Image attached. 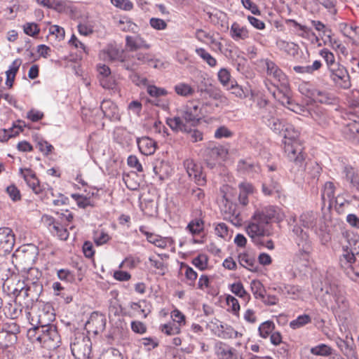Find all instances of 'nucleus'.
<instances>
[{
	"label": "nucleus",
	"instance_id": "1",
	"mask_svg": "<svg viewBox=\"0 0 359 359\" xmlns=\"http://www.w3.org/2000/svg\"><path fill=\"white\" fill-rule=\"evenodd\" d=\"M285 217L281 209L277 206H266L257 210L245 227V231L253 243H262L263 236H268L267 225L272 221L280 222Z\"/></svg>",
	"mask_w": 359,
	"mask_h": 359
},
{
	"label": "nucleus",
	"instance_id": "2",
	"mask_svg": "<svg viewBox=\"0 0 359 359\" xmlns=\"http://www.w3.org/2000/svg\"><path fill=\"white\" fill-rule=\"evenodd\" d=\"M28 337L34 344H39L48 350L60 346V337L55 326L34 327L29 330Z\"/></svg>",
	"mask_w": 359,
	"mask_h": 359
},
{
	"label": "nucleus",
	"instance_id": "3",
	"mask_svg": "<svg viewBox=\"0 0 359 359\" xmlns=\"http://www.w3.org/2000/svg\"><path fill=\"white\" fill-rule=\"evenodd\" d=\"M299 222L303 227L313 231L319 238L321 244L326 245L330 241L331 236L317 212L309 211L302 213L299 217Z\"/></svg>",
	"mask_w": 359,
	"mask_h": 359
},
{
	"label": "nucleus",
	"instance_id": "4",
	"mask_svg": "<svg viewBox=\"0 0 359 359\" xmlns=\"http://www.w3.org/2000/svg\"><path fill=\"white\" fill-rule=\"evenodd\" d=\"M166 123L172 131L187 134V139L193 143L203 139V133L195 128L198 123H182L179 118H168Z\"/></svg>",
	"mask_w": 359,
	"mask_h": 359
},
{
	"label": "nucleus",
	"instance_id": "5",
	"mask_svg": "<svg viewBox=\"0 0 359 359\" xmlns=\"http://www.w3.org/2000/svg\"><path fill=\"white\" fill-rule=\"evenodd\" d=\"M284 152L288 160L296 166L305 170L306 154L301 141L283 142Z\"/></svg>",
	"mask_w": 359,
	"mask_h": 359
},
{
	"label": "nucleus",
	"instance_id": "6",
	"mask_svg": "<svg viewBox=\"0 0 359 359\" xmlns=\"http://www.w3.org/2000/svg\"><path fill=\"white\" fill-rule=\"evenodd\" d=\"M141 65H147L154 68H158L162 63L160 60H156L150 53L138 52L131 57H127V61H124L123 68L130 71H135Z\"/></svg>",
	"mask_w": 359,
	"mask_h": 359
},
{
	"label": "nucleus",
	"instance_id": "7",
	"mask_svg": "<svg viewBox=\"0 0 359 359\" xmlns=\"http://www.w3.org/2000/svg\"><path fill=\"white\" fill-rule=\"evenodd\" d=\"M29 274L34 275V278L27 277L25 281V287L22 289L25 296L29 297L31 302L37 301L43 292V285L39 280L41 273L35 268L29 269Z\"/></svg>",
	"mask_w": 359,
	"mask_h": 359
},
{
	"label": "nucleus",
	"instance_id": "8",
	"mask_svg": "<svg viewBox=\"0 0 359 359\" xmlns=\"http://www.w3.org/2000/svg\"><path fill=\"white\" fill-rule=\"evenodd\" d=\"M332 82L339 88L347 90L351 87V76L346 68L339 64L328 70Z\"/></svg>",
	"mask_w": 359,
	"mask_h": 359
},
{
	"label": "nucleus",
	"instance_id": "9",
	"mask_svg": "<svg viewBox=\"0 0 359 359\" xmlns=\"http://www.w3.org/2000/svg\"><path fill=\"white\" fill-rule=\"evenodd\" d=\"M200 111L199 105L196 101H189L172 118H179L182 123H199Z\"/></svg>",
	"mask_w": 359,
	"mask_h": 359
},
{
	"label": "nucleus",
	"instance_id": "10",
	"mask_svg": "<svg viewBox=\"0 0 359 359\" xmlns=\"http://www.w3.org/2000/svg\"><path fill=\"white\" fill-rule=\"evenodd\" d=\"M200 111L199 105L196 101H189L172 118H179L182 123H199Z\"/></svg>",
	"mask_w": 359,
	"mask_h": 359
},
{
	"label": "nucleus",
	"instance_id": "11",
	"mask_svg": "<svg viewBox=\"0 0 359 359\" xmlns=\"http://www.w3.org/2000/svg\"><path fill=\"white\" fill-rule=\"evenodd\" d=\"M71 351L76 359H88L91 351V343L88 337H75L70 344Z\"/></svg>",
	"mask_w": 359,
	"mask_h": 359
},
{
	"label": "nucleus",
	"instance_id": "12",
	"mask_svg": "<svg viewBox=\"0 0 359 359\" xmlns=\"http://www.w3.org/2000/svg\"><path fill=\"white\" fill-rule=\"evenodd\" d=\"M31 313L27 312V316L29 320H31L30 323L34 326V327H48L50 326H55L51 323L55 320V313L53 309L50 306H46L43 309L39 311L37 319L32 318L30 319Z\"/></svg>",
	"mask_w": 359,
	"mask_h": 359
},
{
	"label": "nucleus",
	"instance_id": "13",
	"mask_svg": "<svg viewBox=\"0 0 359 359\" xmlns=\"http://www.w3.org/2000/svg\"><path fill=\"white\" fill-rule=\"evenodd\" d=\"M31 313L27 312V316L29 320H31L30 323L34 326V327H48L50 326H55L51 323L55 320V313L53 309L50 306H46L43 309L39 311L37 319L32 318L30 319Z\"/></svg>",
	"mask_w": 359,
	"mask_h": 359
},
{
	"label": "nucleus",
	"instance_id": "14",
	"mask_svg": "<svg viewBox=\"0 0 359 359\" xmlns=\"http://www.w3.org/2000/svg\"><path fill=\"white\" fill-rule=\"evenodd\" d=\"M41 222L48 228L49 231L59 239L66 241L69 237V232L66 228L52 216L44 215L41 217Z\"/></svg>",
	"mask_w": 359,
	"mask_h": 359
},
{
	"label": "nucleus",
	"instance_id": "15",
	"mask_svg": "<svg viewBox=\"0 0 359 359\" xmlns=\"http://www.w3.org/2000/svg\"><path fill=\"white\" fill-rule=\"evenodd\" d=\"M204 154L207 161H224L229 152L225 147L214 142H209L205 144Z\"/></svg>",
	"mask_w": 359,
	"mask_h": 359
},
{
	"label": "nucleus",
	"instance_id": "16",
	"mask_svg": "<svg viewBox=\"0 0 359 359\" xmlns=\"http://www.w3.org/2000/svg\"><path fill=\"white\" fill-rule=\"evenodd\" d=\"M15 245V236L11 229L0 228V256L10 253Z\"/></svg>",
	"mask_w": 359,
	"mask_h": 359
},
{
	"label": "nucleus",
	"instance_id": "17",
	"mask_svg": "<svg viewBox=\"0 0 359 359\" xmlns=\"http://www.w3.org/2000/svg\"><path fill=\"white\" fill-rule=\"evenodd\" d=\"M184 165L189 177L193 179L197 185L204 186L205 184L206 180L199 164L195 163L192 159H187L184 161Z\"/></svg>",
	"mask_w": 359,
	"mask_h": 359
},
{
	"label": "nucleus",
	"instance_id": "18",
	"mask_svg": "<svg viewBox=\"0 0 359 359\" xmlns=\"http://www.w3.org/2000/svg\"><path fill=\"white\" fill-rule=\"evenodd\" d=\"M20 175L23 177L27 186L36 194H41L45 191L43 185H41L36 176L35 172L30 168H20Z\"/></svg>",
	"mask_w": 359,
	"mask_h": 359
},
{
	"label": "nucleus",
	"instance_id": "19",
	"mask_svg": "<svg viewBox=\"0 0 359 359\" xmlns=\"http://www.w3.org/2000/svg\"><path fill=\"white\" fill-rule=\"evenodd\" d=\"M266 73L269 76H272L281 86H286L288 84V79L283 72L271 60H266L265 61Z\"/></svg>",
	"mask_w": 359,
	"mask_h": 359
},
{
	"label": "nucleus",
	"instance_id": "20",
	"mask_svg": "<svg viewBox=\"0 0 359 359\" xmlns=\"http://www.w3.org/2000/svg\"><path fill=\"white\" fill-rule=\"evenodd\" d=\"M215 352L220 359H238L239 356L236 348L222 341L215 343Z\"/></svg>",
	"mask_w": 359,
	"mask_h": 359
},
{
	"label": "nucleus",
	"instance_id": "21",
	"mask_svg": "<svg viewBox=\"0 0 359 359\" xmlns=\"http://www.w3.org/2000/svg\"><path fill=\"white\" fill-rule=\"evenodd\" d=\"M86 326L90 329L93 328V332L95 334L101 332L105 329V316L98 312H93L91 313Z\"/></svg>",
	"mask_w": 359,
	"mask_h": 359
},
{
	"label": "nucleus",
	"instance_id": "22",
	"mask_svg": "<svg viewBox=\"0 0 359 359\" xmlns=\"http://www.w3.org/2000/svg\"><path fill=\"white\" fill-rule=\"evenodd\" d=\"M100 109L106 118L111 121L120 120L121 116L118 107L111 100H104L100 104Z\"/></svg>",
	"mask_w": 359,
	"mask_h": 359
},
{
	"label": "nucleus",
	"instance_id": "23",
	"mask_svg": "<svg viewBox=\"0 0 359 359\" xmlns=\"http://www.w3.org/2000/svg\"><path fill=\"white\" fill-rule=\"evenodd\" d=\"M229 36L235 41H245L250 37V33L246 26L238 22H233L229 29Z\"/></svg>",
	"mask_w": 359,
	"mask_h": 359
},
{
	"label": "nucleus",
	"instance_id": "24",
	"mask_svg": "<svg viewBox=\"0 0 359 359\" xmlns=\"http://www.w3.org/2000/svg\"><path fill=\"white\" fill-rule=\"evenodd\" d=\"M137 144L140 151L145 155L149 156L154 154L156 149V142L149 137H137L136 140Z\"/></svg>",
	"mask_w": 359,
	"mask_h": 359
},
{
	"label": "nucleus",
	"instance_id": "25",
	"mask_svg": "<svg viewBox=\"0 0 359 359\" xmlns=\"http://www.w3.org/2000/svg\"><path fill=\"white\" fill-rule=\"evenodd\" d=\"M278 292L292 299H299L303 294L302 288L299 285L284 284L278 286Z\"/></svg>",
	"mask_w": 359,
	"mask_h": 359
},
{
	"label": "nucleus",
	"instance_id": "26",
	"mask_svg": "<svg viewBox=\"0 0 359 359\" xmlns=\"http://www.w3.org/2000/svg\"><path fill=\"white\" fill-rule=\"evenodd\" d=\"M335 190L336 187L332 182H327L325 183L321 190V199L323 206H325L327 203L328 205H331L335 199Z\"/></svg>",
	"mask_w": 359,
	"mask_h": 359
},
{
	"label": "nucleus",
	"instance_id": "27",
	"mask_svg": "<svg viewBox=\"0 0 359 359\" xmlns=\"http://www.w3.org/2000/svg\"><path fill=\"white\" fill-rule=\"evenodd\" d=\"M343 253L340 257L339 262L342 267L351 268L355 262V255L349 244L342 246Z\"/></svg>",
	"mask_w": 359,
	"mask_h": 359
},
{
	"label": "nucleus",
	"instance_id": "28",
	"mask_svg": "<svg viewBox=\"0 0 359 359\" xmlns=\"http://www.w3.org/2000/svg\"><path fill=\"white\" fill-rule=\"evenodd\" d=\"M281 185L273 177L266 179L262 184V192L266 196H271L273 194H280L281 191Z\"/></svg>",
	"mask_w": 359,
	"mask_h": 359
},
{
	"label": "nucleus",
	"instance_id": "29",
	"mask_svg": "<svg viewBox=\"0 0 359 359\" xmlns=\"http://www.w3.org/2000/svg\"><path fill=\"white\" fill-rule=\"evenodd\" d=\"M342 172L343 174L345 175L346 180L351 183L353 187L359 191V172L355 171L354 168L349 165H344Z\"/></svg>",
	"mask_w": 359,
	"mask_h": 359
},
{
	"label": "nucleus",
	"instance_id": "30",
	"mask_svg": "<svg viewBox=\"0 0 359 359\" xmlns=\"http://www.w3.org/2000/svg\"><path fill=\"white\" fill-rule=\"evenodd\" d=\"M175 93L182 97H190L194 95L196 90L193 86L185 82H179L173 87Z\"/></svg>",
	"mask_w": 359,
	"mask_h": 359
},
{
	"label": "nucleus",
	"instance_id": "31",
	"mask_svg": "<svg viewBox=\"0 0 359 359\" xmlns=\"http://www.w3.org/2000/svg\"><path fill=\"white\" fill-rule=\"evenodd\" d=\"M114 139L122 145H128L133 140L132 135L126 129L117 127L114 131Z\"/></svg>",
	"mask_w": 359,
	"mask_h": 359
},
{
	"label": "nucleus",
	"instance_id": "32",
	"mask_svg": "<svg viewBox=\"0 0 359 359\" xmlns=\"http://www.w3.org/2000/svg\"><path fill=\"white\" fill-rule=\"evenodd\" d=\"M126 43L131 50L138 48H149L150 46L147 43L145 40L140 35L136 36H127L126 37Z\"/></svg>",
	"mask_w": 359,
	"mask_h": 359
},
{
	"label": "nucleus",
	"instance_id": "33",
	"mask_svg": "<svg viewBox=\"0 0 359 359\" xmlns=\"http://www.w3.org/2000/svg\"><path fill=\"white\" fill-rule=\"evenodd\" d=\"M237 168L240 172L248 174L257 173L260 170L259 165L250 159L240 160L238 162Z\"/></svg>",
	"mask_w": 359,
	"mask_h": 359
},
{
	"label": "nucleus",
	"instance_id": "34",
	"mask_svg": "<svg viewBox=\"0 0 359 359\" xmlns=\"http://www.w3.org/2000/svg\"><path fill=\"white\" fill-rule=\"evenodd\" d=\"M239 264L250 271L257 270V264L255 257L248 253H241L238 255Z\"/></svg>",
	"mask_w": 359,
	"mask_h": 359
},
{
	"label": "nucleus",
	"instance_id": "35",
	"mask_svg": "<svg viewBox=\"0 0 359 359\" xmlns=\"http://www.w3.org/2000/svg\"><path fill=\"white\" fill-rule=\"evenodd\" d=\"M239 188V196L238 201L242 205H246L248 204V195L252 194L253 187L248 182H241L238 185Z\"/></svg>",
	"mask_w": 359,
	"mask_h": 359
},
{
	"label": "nucleus",
	"instance_id": "36",
	"mask_svg": "<svg viewBox=\"0 0 359 359\" xmlns=\"http://www.w3.org/2000/svg\"><path fill=\"white\" fill-rule=\"evenodd\" d=\"M312 100L324 104H332L335 101L334 96L326 91L317 89Z\"/></svg>",
	"mask_w": 359,
	"mask_h": 359
},
{
	"label": "nucleus",
	"instance_id": "37",
	"mask_svg": "<svg viewBox=\"0 0 359 359\" xmlns=\"http://www.w3.org/2000/svg\"><path fill=\"white\" fill-rule=\"evenodd\" d=\"M299 131L297 130L293 125L290 123H285V129L283 130V142H294L301 141L299 139Z\"/></svg>",
	"mask_w": 359,
	"mask_h": 359
},
{
	"label": "nucleus",
	"instance_id": "38",
	"mask_svg": "<svg viewBox=\"0 0 359 359\" xmlns=\"http://www.w3.org/2000/svg\"><path fill=\"white\" fill-rule=\"evenodd\" d=\"M208 93L210 98L217 102L216 106L224 107L229 104V100L221 90L211 88L208 90Z\"/></svg>",
	"mask_w": 359,
	"mask_h": 359
},
{
	"label": "nucleus",
	"instance_id": "39",
	"mask_svg": "<svg viewBox=\"0 0 359 359\" xmlns=\"http://www.w3.org/2000/svg\"><path fill=\"white\" fill-rule=\"evenodd\" d=\"M147 241L161 249L166 248L168 245H170L172 243V240L171 238L162 237L159 235H156L153 233L151 235H150V237L148 238Z\"/></svg>",
	"mask_w": 359,
	"mask_h": 359
},
{
	"label": "nucleus",
	"instance_id": "40",
	"mask_svg": "<svg viewBox=\"0 0 359 359\" xmlns=\"http://www.w3.org/2000/svg\"><path fill=\"white\" fill-rule=\"evenodd\" d=\"M105 54L108 60L111 61H121L123 67L124 61H127V58L123 56V50L114 46L108 47L105 50Z\"/></svg>",
	"mask_w": 359,
	"mask_h": 359
},
{
	"label": "nucleus",
	"instance_id": "41",
	"mask_svg": "<svg viewBox=\"0 0 359 359\" xmlns=\"http://www.w3.org/2000/svg\"><path fill=\"white\" fill-rule=\"evenodd\" d=\"M230 290L235 295L243 299L246 302L250 299V294L245 290L241 282L238 281L229 285Z\"/></svg>",
	"mask_w": 359,
	"mask_h": 359
},
{
	"label": "nucleus",
	"instance_id": "42",
	"mask_svg": "<svg viewBox=\"0 0 359 359\" xmlns=\"http://www.w3.org/2000/svg\"><path fill=\"white\" fill-rule=\"evenodd\" d=\"M322 63L320 60H315L311 65L306 66H294L293 69L295 72L299 74H312L315 71L320 69Z\"/></svg>",
	"mask_w": 359,
	"mask_h": 359
},
{
	"label": "nucleus",
	"instance_id": "43",
	"mask_svg": "<svg viewBox=\"0 0 359 359\" xmlns=\"http://www.w3.org/2000/svg\"><path fill=\"white\" fill-rule=\"evenodd\" d=\"M118 27L123 32H131L135 33L138 30L137 25L130 18L126 16L121 17L118 20Z\"/></svg>",
	"mask_w": 359,
	"mask_h": 359
},
{
	"label": "nucleus",
	"instance_id": "44",
	"mask_svg": "<svg viewBox=\"0 0 359 359\" xmlns=\"http://www.w3.org/2000/svg\"><path fill=\"white\" fill-rule=\"evenodd\" d=\"M100 83L104 88L109 90L111 94L119 93V87L113 76H110L106 79H100Z\"/></svg>",
	"mask_w": 359,
	"mask_h": 359
},
{
	"label": "nucleus",
	"instance_id": "45",
	"mask_svg": "<svg viewBox=\"0 0 359 359\" xmlns=\"http://www.w3.org/2000/svg\"><path fill=\"white\" fill-rule=\"evenodd\" d=\"M221 333L219 337L226 339H236L242 336V334L235 330L231 326L227 325H220Z\"/></svg>",
	"mask_w": 359,
	"mask_h": 359
},
{
	"label": "nucleus",
	"instance_id": "46",
	"mask_svg": "<svg viewBox=\"0 0 359 359\" xmlns=\"http://www.w3.org/2000/svg\"><path fill=\"white\" fill-rule=\"evenodd\" d=\"M298 90L302 95L312 100L317 88L311 83L303 81L299 84Z\"/></svg>",
	"mask_w": 359,
	"mask_h": 359
},
{
	"label": "nucleus",
	"instance_id": "47",
	"mask_svg": "<svg viewBox=\"0 0 359 359\" xmlns=\"http://www.w3.org/2000/svg\"><path fill=\"white\" fill-rule=\"evenodd\" d=\"M196 53L210 67H215L217 64V60L212 57L205 48H197L195 50Z\"/></svg>",
	"mask_w": 359,
	"mask_h": 359
},
{
	"label": "nucleus",
	"instance_id": "48",
	"mask_svg": "<svg viewBox=\"0 0 359 359\" xmlns=\"http://www.w3.org/2000/svg\"><path fill=\"white\" fill-rule=\"evenodd\" d=\"M292 232L297 236L299 245L301 243L303 244V247H304V243H305V245H309L310 242L309 233L304 231L301 226L294 225L292 229Z\"/></svg>",
	"mask_w": 359,
	"mask_h": 359
},
{
	"label": "nucleus",
	"instance_id": "49",
	"mask_svg": "<svg viewBox=\"0 0 359 359\" xmlns=\"http://www.w3.org/2000/svg\"><path fill=\"white\" fill-rule=\"evenodd\" d=\"M159 329L163 333L168 336L176 335L181 332L180 326L172 322L161 325Z\"/></svg>",
	"mask_w": 359,
	"mask_h": 359
},
{
	"label": "nucleus",
	"instance_id": "50",
	"mask_svg": "<svg viewBox=\"0 0 359 359\" xmlns=\"http://www.w3.org/2000/svg\"><path fill=\"white\" fill-rule=\"evenodd\" d=\"M275 329V324L271 320H266L260 324L258 327L259 336L262 338H267L273 333Z\"/></svg>",
	"mask_w": 359,
	"mask_h": 359
},
{
	"label": "nucleus",
	"instance_id": "51",
	"mask_svg": "<svg viewBox=\"0 0 359 359\" xmlns=\"http://www.w3.org/2000/svg\"><path fill=\"white\" fill-rule=\"evenodd\" d=\"M72 198L76 201L77 205L81 208H86L88 206H94V203L90 196L78 194H72Z\"/></svg>",
	"mask_w": 359,
	"mask_h": 359
},
{
	"label": "nucleus",
	"instance_id": "52",
	"mask_svg": "<svg viewBox=\"0 0 359 359\" xmlns=\"http://www.w3.org/2000/svg\"><path fill=\"white\" fill-rule=\"evenodd\" d=\"M276 115V109L273 104H271V106H268V108H266L264 111L258 112V116L266 124H267L269 122L271 121L273 118H275Z\"/></svg>",
	"mask_w": 359,
	"mask_h": 359
},
{
	"label": "nucleus",
	"instance_id": "53",
	"mask_svg": "<svg viewBox=\"0 0 359 359\" xmlns=\"http://www.w3.org/2000/svg\"><path fill=\"white\" fill-rule=\"evenodd\" d=\"M250 287L255 299H261L264 298L265 290L263 284L259 280H252Z\"/></svg>",
	"mask_w": 359,
	"mask_h": 359
},
{
	"label": "nucleus",
	"instance_id": "54",
	"mask_svg": "<svg viewBox=\"0 0 359 359\" xmlns=\"http://www.w3.org/2000/svg\"><path fill=\"white\" fill-rule=\"evenodd\" d=\"M311 322V317L307 314L299 316L296 319L290 321V327L293 330L299 329Z\"/></svg>",
	"mask_w": 359,
	"mask_h": 359
},
{
	"label": "nucleus",
	"instance_id": "55",
	"mask_svg": "<svg viewBox=\"0 0 359 359\" xmlns=\"http://www.w3.org/2000/svg\"><path fill=\"white\" fill-rule=\"evenodd\" d=\"M130 309L139 312L142 315L144 318H146L149 313L151 312L149 306L145 300L140 301L139 302H132L130 304Z\"/></svg>",
	"mask_w": 359,
	"mask_h": 359
},
{
	"label": "nucleus",
	"instance_id": "56",
	"mask_svg": "<svg viewBox=\"0 0 359 359\" xmlns=\"http://www.w3.org/2000/svg\"><path fill=\"white\" fill-rule=\"evenodd\" d=\"M332 348L325 344H320L312 347L310 350L313 355L320 356H329L332 355Z\"/></svg>",
	"mask_w": 359,
	"mask_h": 359
},
{
	"label": "nucleus",
	"instance_id": "57",
	"mask_svg": "<svg viewBox=\"0 0 359 359\" xmlns=\"http://www.w3.org/2000/svg\"><path fill=\"white\" fill-rule=\"evenodd\" d=\"M320 55L322 57H323V59L326 62L328 70L331 67H333L334 65H337L339 64L335 62V57L334 54L327 48H323L320 50Z\"/></svg>",
	"mask_w": 359,
	"mask_h": 359
},
{
	"label": "nucleus",
	"instance_id": "58",
	"mask_svg": "<svg viewBox=\"0 0 359 359\" xmlns=\"http://www.w3.org/2000/svg\"><path fill=\"white\" fill-rule=\"evenodd\" d=\"M227 306L229 307L231 312L235 315L238 316L240 311V304L236 298L229 294L226 297Z\"/></svg>",
	"mask_w": 359,
	"mask_h": 359
},
{
	"label": "nucleus",
	"instance_id": "59",
	"mask_svg": "<svg viewBox=\"0 0 359 359\" xmlns=\"http://www.w3.org/2000/svg\"><path fill=\"white\" fill-rule=\"evenodd\" d=\"M217 77L219 82L223 86L229 88L231 74L229 71L226 68H222L217 73Z\"/></svg>",
	"mask_w": 359,
	"mask_h": 359
},
{
	"label": "nucleus",
	"instance_id": "60",
	"mask_svg": "<svg viewBox=\"0 0 359 359\" xmlns=\"http://www.w3.org/2000/svg\"><path fill=\"white\" fill-rule=\"evenodd\" d=\"M147 92L150 96L156 98L161 96H165L168 94V91L166 89L154 85L148 86Z\"/></svg>",
	"mask_w": 359,
	"mask_h": 359
},
{
	"label": "nucleus",
	"instance_id": "61",
	"mask_svg": "<svg viewBox=\"0 0 359 359\" xmlns=\"http://www.w3.org/2000/svg\"><path fill=\"white\" fill-rule=\"evenodd\" d=\"M337 344L338 347L341 349V351L344 353L345 355L347 357H351L355 355V351L353 349V347L348 344L344 339H339L337 341Z\"/></svg>",
	"mask_w": 359,
	"mask_h": 359
},
{
	"label": "nucleus",
	"instance_id": "62",
	"mask_svg": "<svg viewBox=\"0 0 359 359\" xmlns=\"http://www.w3.org/2000/svg\"><path fill=\"white\" fill-rule=\"evenodd\" d=\"M187 229L192 234H198L203 230V222L201 219H195L189 223Z\"/></svg>",
	"mask_w": 359,
	"mask_h": 359
},
{
	"label": "nucleus",
	"instance_id": "63",
	"mask_svg": "<svg viewBox=\"0 0 359 359\" xmlns=\"http://www.w3.org/2000/svg\"><path fill=\"white\" fill-rule=\"evenodd\" d=\"M266 125L276 133H283V130L285 126V124L283 123L280 119L276 117L271 121L269 122Z\"/></svg>",
	"mask_w": 359,
	"mask_h": 359
},
{
	"label": "nucleus",
	"instance_id": "64",
	"mask_svg": "<svg viewBox=\"0 0 359 359\" xmlns=\"http://www.w3.org/2000/svg\"><path fill=\"white\" fill-rule=\"evenodd\" d=\"M170 316L173 320L172 323H176L180 327L186 324V317L179 309H175L172 311Z\"/></svg>",
	"mask_w": 359,
	"mask_h": 359
}]
</instances>
